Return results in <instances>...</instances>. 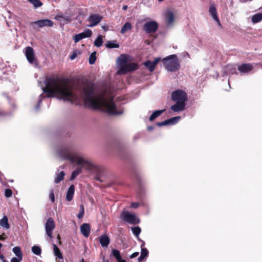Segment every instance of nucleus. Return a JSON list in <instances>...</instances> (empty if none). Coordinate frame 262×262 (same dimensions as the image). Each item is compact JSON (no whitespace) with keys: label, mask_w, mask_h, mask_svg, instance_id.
I'll return each mask as SVG.
<instances>
[{"label":"nucleus","mask_w":262,"mask_h":262,"mask_svg":"<svg viewBox=\"0 0 262 262\" xmlns=\"http://www.w3.org/2000/svg\"><path fill=\"white\" fill-rule=\"evenodd\" d=\"M44 83L45 85L42 90L46 95H40L35 107L36 110L39 109L43 99L56 97L76 105L83 102L86 106L100 110L110 115H118L123 113L122 110L117 108L113 100V94L107 89L95 92L91 88H84L77 93L74 92L73 86L66 79L57 76L47 77Z\"/></svg>","instance_id":"f257e3e1"},{"label":"nucleus","mask_w":262,"mask_h":262,"mask_svg":"<svg viewBox=\"0 0 262 262\" xmlns=\"http://www.w3.org/2000/svg\"><path fill=\"white\" fill-rule=\"evenodd\" d=\"M56 152L62 159L69 160L71 163H76L88 170H92L94 167L93 163L78 152L71 145H62Z\"/></svg>","instance_id":"f03ea898"},{"label":"nucleus","mask_w":262,"mask_h":262,"mask_svg":"<svg viewBox=\"0 0 262 262\" xmlns=\"http://www.w3.org/2000/svg\"><path fill=\"white\" fill-rule=\"evenodd\" d=\"M128 58L125 55H120L117 60L119 67L117 71L118 75L124 74L128 72L133 71L137 69V65L135 63H127Z\"/></svg>","instance_id":"7ed1b4c3"},{"label":"nucleus","mask_w":262,"mask_h":262,"mask_svg":"<svg viewBox=\"0 0 262 262\" xmlns=\"http://www.w3.org/2000/svg\"><path fill=\"white\" fill-rule=\"evenodd\" d=\"M164 67L168 71L174 72L180 68L177 56L175 54L170 55L162 59Z\"/></svg>","instance_id":"20e7f679"},{"label":"nucleus","mask_w":262,"mask_h":262,"mask_svg":"<svg viewBox=\"0 0 262 262\" xmlns=\"http://www.w3.org/2000/svg\"><path fill=\"white\" fill-rule=\"evenodd\" d=\"M121 217L122 220L130 224L136 225L140 222L139 219L134 213L128 211H123L121 213Z\"/></svg>","instance_id":"39448f33"},{"label":"nucleus","mask_w":262,"mask_h":262,"mask_svg":"<svg viewBox=\"0 0 262 262\" xmlns=\"http://www.w3.org/2000/svg\"><path fill=\"white\" fill-rule=\"evenodd\" d=\"M171 99L174 102L185 103L187 100V96L184 91L178 90L172 93Z\"/></svg>","instance_id":"423d86ee"},{"label":"nucleus","mask_w":262,"mask_h":262,"mask_svg":"<svg viewBox=\"0 0 262 262\" xmlns=\"http://www.w3.org/2000/svg\"><path fill=\"white\" fill-rule=\"evenodd\" d=\"M24 52L28 61L31 64H34L35 67H37L38 63L33 48L31 47H27L25 49Z\"/></svg>","instance_id":"0eeeda50"},{"label":"nucleus","mask_w":262,"mask_h":262,"mask_svg":"<svg viewBox=\"0 0 262 262\" xmlns=\"http://www.w3.org/2000/svg\"><path fill=\"white\" fill-rule=\"evenodd\" d=\"M31 25L34 29H36V26L39 28L45 27H52L54 25V23L50 19H43L32 22Z\"/></svg>","instance_id":"6e6552de"},{"label":"nucleus","mask_w":262,"mask_h":262,"mask_svg":"<svg viewBox=\"0 0 262 262\" xmlns=\"http://www.w3.org/2000/svg\"><path fill=\"white\" fill-rule=\"evenodd\" d=\"M158 28V24L155 21H149L146 23L143 29L147 33H154L156 32Z\"/></svg>","instance_id":"1a4fd4ad"},{"label":"nucleus","mask_w":262,"mask_h":262,"mask_svg":"<svg viewBox=\"0 0 262 262\" xmlns=\"http://www.w3.org/2000/svg\"><path fill=\"white\" fill-rule=\"evenodd\" d=\"M102 16L99 14L91 15L88 18L89 23L86 26L89 27H93L97 26L102 20Z\"/></svg>","instance_id":"9d476101"},{"label":"nucleus","mask_w":262,"mask_h":262,"mask_svg":"<svg viewBox=\"0 0 262 262\" xmlns=\"http://www.w3.org/2000/svg\"><path fill=\"white\" fill-rule=\"evenodd\" d=\"M55 228V223L53 219L49 218L45 225L46 232L47 235L50 238H52V231Z\"/></svg>","instance_id":"9b49d317"},{"label":"nucleus","mask_w":262,"mask_h":262,"mask_svg":"<svg viewBox=\"0 0 262 262\" xmlns=\"http://www.w3.org/2000/svg\"><path fill=\"white\" fill-rule=\"evenodd\" d=\"M92 34V32L91 30L85 29L83 32L76 34L73 38V40L75 43H77L83 38L91 37Z\"/></svg>","instance_id":"f8f14e48"},{"label":"nucleus","mask_w":262,"mask_h":262,"mask_svg":"<svg viewBox=\"0 0 262 262\" xmlns=\"http://www.w3.org/2000/svg\"><path fill=\"white\" fill-rule=\"evenodd\" d=\"M164 16L167 26H171L174 20L173 13L172 11L168 10L165 12Z\"/></svg>","instance_id":"ddd939ff"},{"label":"nucleus","mask_w":262,"mask_h":262,"mask_svg":"<svg viewBox=\"0 0 262 262\" xmlns=\"http://www.w3.org/2000/svg\"><path fill=\"white\" fill-rule=\"evenodd\" d=\"M209 12L210 15L211 16L212 18L214 19V20L216 22V23L219 26H221V24L219 20V18L217 16L216 9L214 5H211L210 6Z\"/></svg>","instance_id":"4468645a"},{"label":"nucleus","mask_w":262,"mask_h":262,"mask_svg":"<svg viewBox=\"0 0 262 262\" xmlns=\"http://www.w3.org/2000/svg\"><path fill=\"white\" fill-rule=\"evenodd\" d=\"M236 68L231 64L227 65L223 69V76L232 75L236 73Z\"/></svg>","instance_id":"2eb2a0df"},{"label":"nucleus","mask_w":262,"mask_h":262,"mask_svg":"<svg viewBox=\"0 0 262 262\" xmlns=\"http://www.w3.org/2000/svg\"><path fill=\"white\" fill-rule=\"evenodd\" d=\"M160 60V58H156L153 61L147 60L144 63V66L149 70L150 72H152L155 69V66Z\"/></svg>","instance_id":"dca6fc26"},{"label":"nucleus","mask_w":262,"mask_h":262,"mask_svg":"<svg viewBox=\"0 0 262 262\" xmlns=\"http://www.w3.org/2000/svg\"><path fill=\"white\" fill-rule=\"evenodd\" d=\"M253 69V66L249 63H244L238 67V71L242 73H248Z\"/></svg>","instance_id":"f3484780"},{"label":"nucleus","mask_w":262,"mask_h":262,"mask_svg":"<svg viewBox=\"0 0 262 262\" xmlns=\"http://www.w3.org/2000/svg\"><path fill=\"white\" fill-rule=\"evenodd\" d=\"M176 103L170 107V109L174 112L183 111L185 109V103L176 102Z\"/></svg>","instance_id":"a211bd4d"},{"label":"nucleus","mask_w":262,"mask_h":262,"mask_svg":"<svg viewBox=\"0 0 262 262\" xmlns=\"http://www.w3.org/2000/svg\"><path fill=\"white\" fill-rule=\"evenodd\" d=\"M80 231L82 235L88 237L90 233V226L89 224L84 223L80 226Z\"/></svg>","instance_id":"6ab92c4d"},{"label":"nucleus","mask_w":262,"mask_h":262,"mask_svg":"<svg viewBox=\"0 0 262 262\" xmlns=\"http://www.w3.org/2000/svg\"><path fill=\"white\" fill-rule=\"evenodd\" d=\"M99 242L102 247H107L110 244V239L107 235H103L100 237Z\"/></svg>","instance_id":"aec40b11"},{"label":"nucleus","mask_w":262,"mask_h":262,"mask_svg":"<svg viewBox=\"0 0 262 262\" xmlns=\"http://www.w3.org/2000/svg\"><path fill=\"white\" fill-rule=\"evenodd\" d=\"M74 191V186L73 185H71L69 187L66 194V199L67 201H71L73 199Z\"/></svg>","instance_id":"412c9836"},{"label":"nucleus","mask_w":262,"mask_h":262,"mask_svg":"<svg viewBox=\"0 0 262 262\" xmlns=\"http://www.w3.org/2000/svg\"><path fill=\"white\" fill-rule=\"evenodd\" d=\"M112 255L116 258L118 262H126L125 260L122 259L120 252L118 250H112Z\"/></svg>","instance_id":"4be33fe9"},{"label":"nucleus","mask_w":262,"mask_h":262,"mask_svg":"<svg viewBox=\"0 0 262 262\" xmlns=\"http://www.w3.org/2000/svg\"><path fill=\"white\" fill-rule=\"evenodd\" d=\"M65 175V173L63 171H61L59 172V170H58L57 172L56 173V176L54 180V182L55 183H59L63 179L64 176Z\"/></svg>","instance_id":"5701e85b"},{"label":"nucleus","mask_w":262,"mask_h":262,"mask_svg":"<svg viewBox=\"0 0 262 262\" xmlns=\"http://www.w3.org/2000/svg\"><path fill=\"white\" fill-rule=\"evenodd\" d=\"M132 25L129 22H126L122 27L120 33L122 34H125L126 32L131 30L132 29Z\"/></svg>","instance_id":"b1692460"},{"label":"nucleus","mask_w":262,"mask_h":262,"mask_svg":"<svg viewBox=\"0 0 262 262\" xmlns=\"http://www.w3.org/2000/svg\"><path fill=\"white\" fill-rule=\"evenodd\" d=\"M56 19L61 22H63V23H68L70 22L71 20V17L70 16H63L62 15H58L56 17Z\"/></svg>","instance_id":"393cba45"},{"label":"nucleus","mask_w":262,"mask_h":262,"mask_svg":"<svg viewBox=\"0 0 262 262\" xmlns=\"http://www.w3.org/2000/svg\"><path fill=\"white\" fill-rule=\"evenodd\" d=\"M0 226L6 229H8L10 228V226L8 223V220L6 216H4L0 220Z\"/></svg>","instance_id":"a878e982"},{"label":"nucleus","mask_w":262,"mask_h":262,"mask_svg":"<svg viewBox=\"0 0 262 262\" xmlns=\"http://www.w3.org/2000/svg\"><path fill=\"white\" fill-rule=\"evenodd\" d=\"M165 110H157L152 113L149 117V121H153L155 118L160 116L163 112H165Z\"/></svg>","instance_id":"bb28decb"},{"label":"nucleus","mask_w":262,"mask_h":262,"mask_svg":"<svg viewBox=\"0 0 262 262\" xmlns=\"http://www.w3.org/2000/svg\"><path fill=\"white\" fill-rule=\"evenodd\" d=\"M262 20V13H257L252 16L251 21L253 24H256Z\"/></svg>","instance_id":"cd10ccee"},{"label":"nucleus","mask_w":262,"mask_h":262,"mask_svg":"<svg viewBox=\"0 0 262 262\" xmlns=\"http://www.w3.org/2000/svg\"><path fill=\"white\" fill-rule=\"evenodd\" d=\"M53 246L54 255L56 256L57 258L62 259L63 256L59 249L55 244H53Z\"/></svg>","instance_id":"c85d7f7f"},{"label":"nucleus","mask_w":262,"mask_h":262,"mask_svg":"<svg viewBox=\"0 0 262 262\" xmlns=\"http://www.w3.org/2000/svg\"><path fill=\"white\" fill-rule=\"evenodd\" d=\"M13 252L20 259H23V253L19 247L16 246L13 248Z\"/></svg>","instance_id":"c756f323"},{"label":"nucleus","mask_w":262,"mask_h":262,"mask_svg":"<svg viewBox=\"0 0 262 262\" xmlns=\"http://www.w3.org/2000/svg\"><path fill=\"white\" fill-rule=\"evenodd\" d=\"M106 47L107 48H118L119 45L116 40L108 41L105 45Z\"/></svg>","instance_id":"7c9ffc66"},{"label":"nucleus","mask_w":262,"mask_h":262,"mask_svg":"<svg viewBox=\"0 0 262 262\" xmlns=\"http://www.w3.org/2000/svg\"><path fill=\"white\" fill-rule=\"evenodd\" d=\"M180 119V116L174 117L170 119H167L168 125H174L178 123Z\"/></svg>","instance_id":"2f4dec72"},{"label":"nucleus","mask_w":262,"mask_h":262,"mask_svg":"<svg viewBox=\"0 0 262 262\" xmlns=\"http://www.w3.org/2000/svg\"><path fill=\"white\" fill-rule=\"evenodd\" d=\"M144 245H145V243H144V242H143V243L141 246V255H142V257H144L145 258L148 256V251L146 248H143V246H144Z\"/></svg>","instance_id":"473e14b6"},{"label":"nucleus","mask_w":262,"mask_h":262,"mask_svg":"<svg viewBox=\"0 0 262 262\" xmlns=\"http://www.w3.org/2000/svg\"><path fill=\"white\" fill-rule=\"evenodd\" d=\"M103 44L102 37L101 35H99L95 39L94 45L97 47H101Z\"/></svg>","instance_id":"72a5a7b5"},{"label":"nucleus","mask_w":262,"mask_h":262,"mask_svg":"<svg viewBox=\"0 0 262 262\" xmlns=\"http://www.w3.org/2000/svg\"><path fill=\"white\" fill-rule=\"evenodd\" d=\"M32 252L36 255H39L41 252V248L38 246H33L32 247Z\"/></svg>","instance_id":"f704fd0d"},{"label":"nucleus","mask_w":262,"mask_h":262,"mask_svg":"<svg viewBox=\"0 0 262 262\" xmlns=\"http://www.w3.org/2000/svg\"><path fill=\"white\" fill-rule=\"evenodd\" d=\"M35 8H37L42 5V3L39 0H28Z\"/></svg>","instance_id":"c9c22d12"},{"label":"nucleus","mask_w":262,"mask_h":262,"mask_svg":"<svg viewBox=\"0 0 262 262\" xmlns=\"http://www.w3.org/2000/svg\"><path fill=\"white\" fill-rule=\"evenodd\" d=\"M82 171L81 168H77L76 170H74L71 174V179H74L78 174H79Z\"/></svg>","instance_id":"e433bc0d"},{"label":"nucleus","mask_w":262,"mask_h":262,"mask_svg":"<svg viewBox=\"0 0 262 262\" xmlns=\"http://www.w3.org/2000/svg\"><path fill=\"white\" fill-rule=\"evenodd\" d=\"M133 234L137 237H139V235L141 232V229L139 227H134L132 228Z\"/></svg>","instance_id":"4c0bfd02"},{"label":"nucleus","mask_w":262,"mask_h":262,"mask_svg":"<svg viewBox=\"0 0 262 262\" xmlns=\"http://www.w3.org/2000/svg\"><path fill=\"white\" fill-rule=\"evenodd\" d=\"M96 53L95 52H93L90 55L89 57V63L90 64H93L95 62L96 60Z\"/></svg>","instance_id":"58836bf2"},{"label":"nucleus","mask_w":262,"mask_h":262,"mask_svg":"<svg viewBox=\"0 0 262 262\" xmlns=\"http://www.w3.org/2000/svg\"><path fill=\"white\" fill-rule=\"evenodd\" d=\"M80 212L77 215V217L79 219L82 218L84 215V207H83V205H80Z\"/></svg>","instance_id":"ea45409f"},{"label":"nucleus","mask_w":262,"mask_h":262,"mask_svg":"<svg viewBox=\"0 0 262 262\" xmlns=\"http://www.w3.org/2000/svg\"><path fill=\"white\" fill-rule=\"evenodd\" d=\"M5 195L6 198H10L12 195V191L10 189H7L5 191Z\"/></svg>","instance_id":"a19ab883"},{"label":"nucleus","mask_w":262,"mask_h":262,"mask_svg":"<svg viewBox=\"0 0 262 262\" xmlns=\"http://www.w3.org/2000/svg\"><path fill=\"white\" fill-rule=\"evenodd\" d=\"M49 197L52 202H54L55 196L53 190H51Z\"/></svg>","instance_id":"79ce46f5"},{"label":"nucleus","mask_w":262,"mask_h":262,"mask_svg":"<svg viewBox=\"0 0 262 262\" xmlns=\"http://www.w3.org/2000/svg\"><path fill=\"white\" fill-rule=\"evenodd\" d=\"M157 125L159 126L168 125L167 120L161 122H158L157 123Z\"/></svg>","instance_id":"37998d69"},{"label":"nucleus","mask_w":262,"mask_h":262,"mask_svg":"<svg viewBox=\"0 0 262 262\" xmlns=\"http://www.w3.org/2000/svg\"><path fill=\"white\" fill-rule=\"evenodd\" d=\"M139 206V203L137 202L132 203L130 204V207L132 208H136Z\"/></svg>","instance_id":"c03bdc74"},{"label":"nucleus","mask_w":262,"mask_h":262,"mask_svg":"<svg viewBox=\"0 0 262 262\" xmlns=\"http://www.w3.org/2000/svg\"><path fill=\"white\" fill-rule=\"evenodd\" d=\"M22 259H19V258H16V257H13L11 259V262H20V261Z\"/></svg>","instance_id":"a18cd8bd"},{"label":"nucleus","mask_w":262,"mask_h":262,"mask_svg":"<svg viewBox=\"0 0 262 262\" xmlns=\"http://www.w3.org/2000/svg\"><path fill=\"white\" fill-rule=\"evenodd\" d=\"M138 255H139V253H138V252H134V253H133V254L130 256V258H135V257H137Z\"/></svg>","instance_id":"49530a36"},{"label":"nucleus","mask_w":262,"mask_h":262,"mask_svg":"<svg viewBox=\"0 0 262 262\" xmlns=\"http://www.w3.org/2000/svg\"><path fill=\"white\" fill-rule=\"evenodd\" d=\"M7 113L4 112V111L0 110V118L3 117L7 115Z\"/></svg>","instance_id":"de8ad7c7"},{"label":"nucleus","mask_w":262,"mask_h":262,"mask_svg":"<svg viewBox=\"0 0 262 262\" xmlns=\"http://www.w3.org/2000/svg\"><path fill=\"white\" fill-rule=\"evenodd\" d=\"M144 258V257H142V255H140V256L138 258V261L141 262L143 260Z\"/></svg>","instance_id":"09e8293b"},{"label":"nucleus","mask_w":262,"mask_h":262,"mask_svg":"<svg viewBox=\"0 0 262 262\" xmlns=\"http://www.w3.org/2000/svg\"><path fill=\"white\" fill-rule=\"evenodd\" d=\"M76 56V54L74 53L71 56H70V59L71 60H73Z\"/></svg>","instance_id":"8fccbe9b"},{"label":"nucleus","mask_w":262,"mask_h":262,"mask_svg":"<svg viewBox=\"0 0 262 262\" xmlns=\"http://www.w3.org/2000/svg\"><path fill=\"white\" fill-rule=\"evenodd\" d=\"M127 8L128 7L127 5H124L122 8L124 10H126L127 9Z\"/></svg>","instance_id":"3c124183"},{"label":"nucleus","mask_w":262,"mask_h":262,"mask_svg":"<svg viewBox=\"0 0 262 262\" xmlns=\"http://www.w3.org/2000/svg\"><path fill=\"white\" fill-rule=\"evenodd\" d=\"M4 259V256L3 255H0V260H2V261Z\"/></svg>","instance_id":"603ef678"},{"label":"nucleus","mask_w":262,"mask_h":262,"mask_svg":"<svg viewBox=\"0 0 262 262\" xmlns=\"http://www.w3.org/2000/svg\"><path fill=\"white\" fill-rule=\"evenodd\" d=\"M153 128H154V127H153L152 126H148V129L149 130H152V129H153Z\"/></svg>","instance_id":"864d4df0"},{"label":"nucleus","mask_w":262,"mask_h":262,"mask_svg":"<svg viewBox=\"0 0 262 262\" xmlns=\"http://www.w3.org/2000/svg\"><path fill=\"white\" fill-rule=\"evenodd\" d=\"M3 66V62L1 59H0V68H2Z\"/></svg>","instance_id":"5fc2aeb1"},{"label":"nucleus","mask_w":262,"mask_h":262,"mask_svg":"<svg viewBox=\"0 0 262 262\" xmlns=\"http://www.w3.org/2000/svg\"><path fill=\"white\" fill-rule=\"evenodd\" d=\"M102 28L103 29L105 30H106L107 29V27H106V26H102Z\"/></svg>","instance_id":"6e6d98bb"},{"label":"nucleus","mask_w":262,"mask_h":262,"mask_svg":"<svg viewBox=\"0 0 262 262\" xmlns=\"http://www.w3.org/2000/svg\"><path fill=\"white\" fill-rule=\"evenodd\" d=\"M3 176V174L0 171V180L2 179V177Z\"/></svg>","instance_id":"4d7b16f0"},{"label":"nucleus","mask_w":262,"mask_h":262,"mask_svg":"<svg viewBox=\"0 0 262 262\" xmlns=\"http://www.w3.org/2000/svg\"><path fill=\"white\" fill-rule=\"evenodd\" d=\"M4 239V237L2 236H0V240H3Z\"/></svg>","instance_id":"13d9d810"},{"label":"nucleus","mask_w":262,"mask_h":262,"mask_svg":"<svg viewBox=\"0 0 262 262\" xmlns=\"http://www.w3.org/2000/svg\"><path fill=\"white\" fill-rule=\"evenodd\" d=\"M80 262H84V259H82L81 260Z\"/></svg>","instance_id":"bf43d9fd"},{"label":"nucleus","mask_w":262,"mask_h":262,"mask_svg":"<svg viewBox=\"0 0 262 262\" xmlns=\"http://www.w3.org/2000/svg\"><path fill=\"white\" fill-rule=\"evenodd\" d=\"M6 98H7L8 100L9 99V97H8L7 95H6Z\"/></svg>","instance_id":"052dcab7"},{"label":"nucleus","mask_w":262,"mask_h":262,"mask_svg":"<svg viewBox=\"0 0 262 262\" xmlns=\"http://www.w3.org/2000/svg\"><path fill=\"white\" fill-rule=\"evenodd\" d=\"M2 247V244L0 243V248Z\"/></svg>","instance_id":"680f3d73"},{"label":"nucleus","mask_w":262,"mask_h":262,"mask_svg":"<svg viewBox=\"0 0 262 262\" xmlns=\"http://www.w3.org/2000/svg\"><path fill=\"white\" fill-rule=\"evenodd\" d=\"M63 168V166H62L59 167V168Z\"/></svg>","instance_id":"e2e57ef3"},{"label":"nucleus","mask_w":262,"mask_h":262,"mask_svg":"<svg viewBox=\"0 0 262 262\" xmlns=\"http://www.w3.org/2000/svg\"><path fill=\"white\" fill-rule=\"evenodd\" d=\"M3 262H7V261L5 260V259L3 260Z\"/></svg>","instance_id":"0e129e2a"},{"label":"nucleus","mask_w":262,"mask_h":262,"mask_svg":"<svg viewBox=\"0 0 262 262\" xmlns=\"http://www.w3.org/2000/svg\"><path fill=\"white\" fill-rule=\"evenodd\" d=\"M159 2H162L163 1V0H158Z\"/></svg>","instance_id":"69168bd1"}]
</instances>
